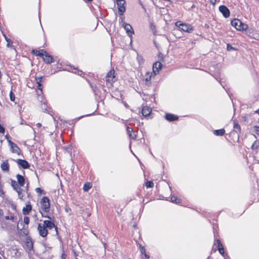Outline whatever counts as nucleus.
Returning a JSON list of instances; mask_svg holds the SVG:
<instances>
[{
    "label": "nucleus",
    "instance_id": "f257e3e1",
    "mask_svg": "<svg viewBox=\"0 0 259 259\" xmlns=\"http://www.w3.org/2000/svg\"><path fill=\"white\" fill-rule=\"evenodd\" d=\"M231 24L237 30L240 31L246 30L248 28L247 24L243 23L240 20L238 19H234L231 21Z\"/></svg>",
    "mask_w": 259,
    "mask_h": 259
},
{
    "label": "nucleus",
    "instance_id": "f03ea898",
    "mask_svg": "<svg viewBox=\"0 0 259 259\" xmlns=\"http://www.w3.org/2000/svg\"><path fill=\"white\" fill-rule=\"evenodd\" d=\"M175 25L177 27H179L181 30L185 32L191 33L193 30V27L190 24L183 23L181 21L176 22Z\"/></svg>",
    "mask_w": 259,
    "mask_h": 259
},
{
    "label": "nucleus",
    "instance_id": "7ed1b4c3",
    "mask_svg": "<svg viewBox=\"0 0 259 259\" xmlns=\"http://www.w3.org/2000/svg\"><path fill=\"white\" fill-rule=\"evenodd\" d=\"M41 207L45 212H48L50 208V200L47 197H44L40 200Z\"/></svg>",
    "mask_w": 259,
    "mask_h": 259
},
{
    "label": "nucleus",
    "instance_id": "20e7f679",
    "mask_svg": "<svg viewBox=\"0 0 259 259\" xmlns=\"http://www.w3.org/2000/svg\"><path fill=\"white\" fill-rule=\"evenodd\" d=\"M118 7V14L120 15H123L125 11V1L124 0H116Z\"/></svg>",
    "mask_w": 259,
    "mask_h": 259
},
{
    "label": "nucleus",
    "instance_id": "39448f33",
    "mask_svg": "<svg viewBox=\"0 0 259 259\" xmlns=\"http://www.w3.org/2000/svg\"><path fill=\"white\" fill-rule=\"evenodd\" d=\"M120 19L121 20V22H122V25L124 27V29L125 30L126 32L127 33V35L130 37H132V35L134 33V30H133L132 26L129 24H127L125 22H123V19L122 18H121Z\"/></svg>",
    "mask_w": 259,
    "mask_h": 259
},
{
    "label": "nucleus",
    "instance_id": "423d86ee",
    "mask_svg": "<svg viewBox=\"0 0 259 259\" xmlns=\"http://www.w3.org/2000/svg\"><path fill=\"white\" fill-rule=\"evenodd\" d=\"M115 71L114 70H111L108 72L106 76V80L107 82L110 83L111 84L114 81V75Z\"/></svg>",
    "mask_w": 259,
    "mask_h": 259
},
{
    "label": "nucleus",
    "instance_id": "0eeeda50",
    "mask_svg": "<svg viewBox=\"0 0 259 259\" xmlns=\"http://www.w3.org/2000/svg\"><path fill=\"white\" fill-rule=\"evenodd\" d=\"M42 225H44L46 228H48L49 229L55 228L56 233H58L57 227L53 222L49 220H45L44 221Z\"/></svg>",
    "mask_w": 259,
    "mask_h": 259
},
{
    "label": "nucleus",
    "instance_id": "6e6552de",
    "mask_svg": "<svg viewBox=\"0 0 259 259\" xmlns=\"http://www.w3.org/2000/svg\"><path fill=\"white\" fill-rule=\"evenodd\" d=\"M37 230L39 235L43 237H46L48 233L47 228L44 225H41L40 224L38 225Z\"/></svg>",
    "mask_w": 259,
    "mask_h": 259
},
{
    "label": "nucleus",
    "instance_id": "1a4fd4ad",
    "mask_svg": "<svg viewBox=\"0 0 259 259\" xmlns=\"http://www.w3.org/2000/svg\"><path fill=\"white\" fill-rule=\"evenodd\" d=\"M219 11L225 18H228L230 16V11L226 6L224 5L220 6Z\"/></svg>",
    "mask_w": 259,
    "mask_h": 259
},
{
    "label": "nucleus",
    "instance_id": "9d476101",
    "mask_svg": "<svg viewBox=\"0 0 259 259\" xmlns=\"http://www.w3.org/2000/svg\"><path fill=\"white\" fill-rule=\"evenodd\" d=\"M42 58L44 61L48 64H50L54 62V59L53 57L49 55L46 51L44 52Z\"/></svg>",
    "mask_w": 259,
    "mask_h": 259
},
{
    "label": "nucleus",
    "instance_id": "9b49d317",
    "mask_svg": "<svg viewBox=\"0 0 259 259\" xmlns=\"http://www.w3.org/2000/svg\"><path fill=\"white\" fill-rule=\"evenodd\" d=\"M8 143L9 145L11 147V149L12 150V152L13 153L19 154L20 152V149L19 147L17 146L16 144H15L14 143H13L11 140H8Z\"/></svg>",
    "mask_w": 259,
    "mask_h": 259
},
{
    "label": "nucleus",
    "instance_id": "f8f14e48",
    "mask_svg": "<svg viewBox=\"0 0 259 259\" xmlns=\"http://www.w3.org/2000/svg\"><path fill=\"white\" fill-rule=\"evenodd\" d=\"M17 163L20 166L22 167L24 169H26L29 168V164L28 162L25 160H23L21 159H18L17 160Z\"/></svg>",
    "mask_w": 259,
    "mask_h": 259
},
{
    "label": "nucleus",
    "instance_id": "ddd939ff",
    "mask_svg": "<svg viewBox=\"0 0 259 259\" xmlns=\"http://www.w3.org/2000/svg\"><path fill=\"white\" fill-rule=\"evenodd\" d=\"M162 67V64L159 62L155 63L153 65V71L155 74L159 72Z\"/></svg>",
    "mask_w": 259,
    "mask_h": 259
},
{
    "label": "nucleus",
    "instance_id": "4468645a",
    "mask_svg": "<svg viewBox=\"0 0 259 259\" xmlns=\"http://www.w3.org/2000/svg\"><path fill=\"white\" fill-rule=\"evenodd\" d=\"M165 118L169 121H173L178 119V116L170 113H166L165 115Z\"/></svg>",
    "mask_w": 259,
    "mask_h": 259
},
{
    "label": "nucleus",
    "instance_id": "2eb2a0df",
    "mask_svg": "<svg viewBox=\"0 0 259 259\" xmlns=\"http://www.w3.org/2000/svg\"><path fill=\"white\" fill-rule=\"evenodd\" d=\"M16 178H17V181H18L17 183H18V184L21 187L24 186V185L25 184V179H24V177H23L21 175L17 174L16 175Z\"/></svg>",
    "mask_w": 259,
    "mask_h": 259
},
{
    "label": "nucleus",
    "instance_id": "dca6fc26",
    "mask_svg": "<svg viewBox=\"0 0 259 259\" xmlns=\"http://www.w3.org/2000/svg\"><path fill=\"white\" fill-rule=\"evenodd\" d=\"M127 133L130 139L135 140L136 138V135L134 133L132 128L127 126L126 127Z\"/></svg>",
    "mask_w": 259,
    "mask_h": 259
},
{
    "label": "nucleus",
    "instance_id": "f3484780",
    "mask_svg": "<svg viewBox=\"0 0 259 259\" xmlns=\"http://www.w3.org/2000/svg\"><path fill=\"white\" fill-rule=\"evenodd\" d=\"M11 185L16 191H20L21 186L15 180H11Z\"/></svg>",
    "mask_w": 259,
    "mask_h": 259
},
{
    "label": "nucleus",
    "instance_id": "a211bd4d",
    "mask_svg": "<svg viewBox=\"0 0 259 259\" xmlns=\"http://www.w3.org/2000/svg\"><path fill=\"white\" fill-rule=\"evenodd\" d=\"M32 209V206L31 204H28L26 205L25 207H23L22 209L23 213L24 215H28Z\"/></svg>",
    "mask_w": 259,
    "mask_h": 259
},
{
    "label": "nucleus",
    "instance_id": "6ab92c4d",
    "mask_svg": "<svg viewBox=\"0 0 259 259\" xmlns=\"http://www.w3.org/2000/svg\"><path fill=\"white\" fill-rule=\"evenodd\" d=\"M151 112V109L147 106L144 107L142 110V113L144 116H148L150 114Z\"/></svg>",
    "mask_w": 259,
    "mask_h": 259
},
{
    "label": "nucleus",
    "instance_id": "aec40b11",
    "mask_svg": "<svg viewBox=\"0 0 259 259\" xmlns=\"http://www.w3.org/2000/svg\"><path fill=\"white\" fill-rule=\"evenodd\" d=\"M1 168L2 170L8 171L9 170V164L7 161H4L1 164Z\"/></svg>",
    "mask_w": 259,
    "mask_h": 259
},
{
    "label": "nucleus",
    "instance_id": "412c9836",
    "mask_svg": "<svg viewBox=\"0 0 259 259\" xmlns=\"http://www.w3.org/2000/svg\"><path fill=\"white\" fill-rule=\"evenodd\" d=\"M45 51H45L44 50H33L32 51V53L33 55L42 57L44 55V52H45Z\"/></svg>",
    "mask_w": 259,
    "mask_h": 259
},
{
    "label": "nucleus",
    "instance_id": "4be33fe9",
    "mask_svg": "<svg viewBox=\"0 0 259 259\" xmlns=\"http://www.w3.org/2000/svg\"><path fill=\"white\" fill-rule=\"evenodd\" d=\"M214 135L215 136H223L225 133V131L224 129H220V130H214L213 132Z\"/></svg>",
    "mask_w": 259,
    "mask_h": 259
},
{
    "label": "nucleus",
    "instance_id": "5701e85b",
    "mask_svg": "<svg viewBox=\"0 0 259 259\" xmlns=\"http://www.w3.org/2000/svg\"><path fill=\"white\" fill-rule=\"evenodd\" d=\"M234 131L237 133H240L241 132L240 126L237 122H235V121H234Z\"/></svg>",
    "mask_w": 259,
    "mask_h": 259
},
{
    "label": "nucleus",
    "instance_id": "b1692460",
    "mask_svg": "<svg viewBox=\"0 0 259 259\" xmlns=\"http://www.w3.org/2000/svg\"><path fill=\"white\" fill-rule=\"evenodd\" d=\"M251 148L252 150H255L259 148V140H256L252 145Z\"/></svg>",
    "mask_w": 259,
    "mask_h": 259
},
{
    "label": "nucleus",
    "instance_id": "393cba45",
    "mask_svg": "<svg viewBox=\"0 0 259 259\" xmlns=\"http://www.w3.org/2000/svg\"><path fill=\"white\" fill-rule=\"evenodd\" d=\"M16 192L18 193L19 198L21 200H23L24 196L23 192H24V190H23L22 188H20V191H17Z\"/></svg>",
    "mask_w": 259,
    "mask_h": 259
},
{
    "label": "nucleus",
    "instance_id": "a878e982",
    "mask_svg": "<svg viewBox=\"0 0 259 259\" xmlns=\"http://www.w3.org/2000/svg\"><path fill=\"white\" fill-rule=\"evenodd\" d=\"M91 186L90 183H85L84 184L83 190L85 192L88 191V190L91 188Z\"/></svg>",
    "mask_w": 259,
    "mask_h": 259
},
{
    "label": "nucleus",
    "instance_id": "bb28decb",
    "mask_svg": "<svg viewBox=\"0 0 259 259\" xmlns=\"http://www.w3.org/2000/svg\"><path fill=\"white\" fill-rule=\"evenodd\" d=\"M171 202H175L176 203H179L181 202V200L175 196H172L171 197Z\"/></svg>",
    "mask_w": 259,
    "mask_h": 259
},
{
    "label": "nucleus",
    "instance_id": "cd10ccee",
    "mask_svg": "<svg viewBox=\"0 0 259 259\" xmlns=\"http://www.w3.org/2000/svg\"><path fill=\"white\" fill-rule=\"evenodd\" d=\"M145 185L147 188H153L154 186V183L152 181H147Z\"/></svg>",
    "mask_w": 259,
    "mask_h": 259
},
{
    "label": "nucleus",
    "instance_id": "c85d7f7f",
    "mask_svg": "<svg viewBox=\"0 0 259 259\" xmlns=\"http://www.w3.org/2000/svg\"><path fill=\"white\" fill-rule=\"evenodd\" d=\"M5 38H6V41H7V47L12 48L13 47L12 40L10 38H8L6 37V36H5Z\"/></svg>",
    "mask_w": 259,
    "mask_h": 259
},
{
    "label": "nucleus",
    "instance_id": "c756f323",
    "mask_svg": "<svg viewBox=\"0 0 259 259\" xmlns=\"http://www.w3.org/2000/svg\"><path fill=\"white\" fill-rule=\"evenodd\" d=\"M145 81L146 82H148L151 79V75H150V73L149 72H147L146 73V75H145Z\"/></svg>",
    "mask_w": 259,
    "mask_h": 259
},
{
    "label": "nucleus",
    "instance_id": "7c9ffc66",
    "mask_svg": "<svg viewBox=\"0 0 259 259\" xmlns=\"http://www.w3.org/2000/svg\"><path fill=\"white\" fill-rule=\"evenodd\" d=\"M42 78V76L36 77L35 78V80L36 81V83L37 84V85L38 84H41V82Z\"/></svg>",
    "mask_w": 259,
    "mask_h": 259
},
{
    "label": "nucleus",
    "instance_id": "2f4dec72",
    "mask_svg": "<svg viewBox=\"0 0 259 259\" xmlns=\"http://www.w3.org/2000/svg\"><path fill=\"white\" fill-rule=\"evenodd\" d=\"M10 98L12 101H14L15 97V95L13 93L12 91H11L10 93Z\"/></svg>",
    "mask_w": 259,
    "mask_h": 259
},
{
    "label": "nucleus",
    "instance_id": "473e14b6",
    "mask_svg": "<svg viewBox=\"0 0 259 259\" xmlns=\"http://www.w3.org/2000/svg\"><path fill=\"white\" fill-rule=\"evenodd\" d=\"M24 223H25L26 225H28L29 223V218L28 217H25L24 218Z\"/></svg>",
    "mask_w": 259,
    "mask_h": 259
},
{
    "label": "nucleus",
    "instance_id": "72a5a7b5",
    "mask_svg": "<svg viewBox=\"0 0 259 259\" xmlns=\"http://www.w3.org/2000/svg\"><path fill=\"white\" fill-rule=\"evenodd\" d=\"M254 133L258 136H259V126H254Z\"/></svg>",
    "mask_w": 259,
    "mask_h": 259
},
{
    "label": "nucleus",
    "instance_id": "f704fd0d",
    "mask_svg": "<svg viewBox=\"0 0 259 259\" xmlns=\"http://www.w3.org/2000/svg\"><path fill=\"white\" fill-rule=\"evenodd\" d=\"M5 219L6 220H12L13 222L14 221V217L13 216H6L5 217Z\"/></svg>",
    "mask_w": 259,
    "mask_h": 259
},
{
    "label": "nucleus",
    "instance_id": "c9c22d12",
    "mask_svg": "<svg viewBox=\"0 0 259 259\" xmlns=\"http://www.w3.org/2000/svg\"><path fill=\"white\" fill-rule=\"evenodd\" d=\"M227 50L228 51L234 50H235V49L231 45H230L229 44L227 45Z\"/></svg>",
    "mask_w": 259,
    "mask_h": 259
},
{
    "label": "nucleus",
    "instance_id": "e433bc0d",
    "mask_svg": "<svg viewBox=\"0 0 259 259\" xmlns=\"http://www.w3.org/2000/svg\"><path fill=\"white\" fill-rule=\"evenodd\" d=\"M35 191L39 195H40L42 193V190H41L40 188H36L35 189Z\"/></svg>",
    "mask_w": 259,
    "mask_h": 259
},
{
    "label": "nucleus",
    "instance_id": "4c0bfd02",
    "mask_svg": "<svg viewBox=\"0 0 259 259\" xmlns=\"http://www.w3.org/2000/svg\"><path fill=\"white\" fill-rule=\"evenodd\" d=\"M218 250L219 251V252L223 255H224V248H218Z\"/></svg>",
    "mask_w": 259,
    "mask_h": 259
},
{
    "label": "nucleus",
    "instance_id": "58836bf2",
    "mask_svg": "<svg viewBox=\"0 0 259 259\" xmlns=\"http://www.w3.org/2000/svg\"><path fill=\"white\" fill-rule=\"evenodd\" d=\"M5 128L4 127L0 124V133H4Z\"/></svg>",
    "mask_w": 259,
    "mask_h": 259
},
{
    "label": "nucleus",
    "instance_id": "ea45409f",
    "mask_svg": "<svg viewBox=\"0 0 259 259\" xmlns=\"http://www.w3.org/2000/svg\"><path fill=\"white\" fill-rule=\"evenodd\" d=\"M67 257V255L65 253H62L61 255V258L62 259H66Z\"/></svg>",
    "mask_w": 259,
    "mask_h": 259
},
{
    "label": "nucleus",
    "instance_id": "a19ab883",
    "mask_svg": "<svg viewBox=\"0 0 259 259\" xmlns=\"http://www.w3.org/2000/svg\"><path fill=\"white\" fill-rule=\"evenodd\" d=\"M210 2L213 5H214L217 3V0H210Z\"/></svg>",
    "mask_w": 259,
    "mask_h": 259
},
{
    "label": "nucleus",
    "instance_id": "79ce46f5",
    "mask_svg": "<svg viewBox=\"0 0 259 259\" xmlns=\"http://www.w3.org/2000/svg\"><path fill=\"white\" fill-rule=\"evenodd\" d=\"M37 88L38 90H40V91H42V85L41 84H38L37 85Z\"/></svg>",
    "mask_w": 259,
    "mask_h": 259
},
{
    "label": "nucleus",
    "instance_id": "37998d69",
    "mask_svg": "<svg viewBox=\"0 0 259 259\" xmlns=\"http://www.w3.org/2000/svg\"><path fill=\"white\" fill-rule=\"evenodd\" d=\"M216 243H217L218 245H221V244H222L221 241L219 239H217L216 240Z\"/></svg>",
    "mask_w": 259,
    "mask_h": 259
},
{
    "label": "nucleus",
    "instance_id": "c03bdc74",
    "mask_svg": "<svg viewBox=\"0 0 259 259\" xmlns=\"http://www.w3.org/2000/svg\"><path fill=\"white\" fill-rule=\"evenodd\" d=\"M36 125L37 126V127L39 128L41 127V124L40 123H37Z\"/></svg>",
    "mask_w": 259,
    "mask_h": 259
},
{
    "label": "nucleus",
    "instance_id": "a18cd8bd",
    "mask_svg": "<svg viewBox=\"0 0 259 259\" xmlns=\"http://www.w3.org/2000/svg\"><path fill=\"white\" fill-rule=\"evenodd\" d=\"M220 248H224L222 244H221V245H218V249Z\"/></svg>",
    "mask_w": 259,
    "mask_h": 259
},
{
    "label": "nucleus",
    "instance_id": "49530a36",
    "mask_svg": "<svg viewBox=\"0 0 259 259\" xmlns=\"http://www.w3.org/2000/svg\"><path fill=\"white\" fill-rule=\"evenodd\" d=\"M42 216L44 218H49L50 219H51V218L49 216H47V215H44L42 214Z\"/></svg>",
    "mask_w": 259,
    "mask_h": 259
},
{
    "label": "nucleus",
    "instance_id": "de8ad7c7",
    "mask_svg": "<svg viewBox=\"0 0 259 259\" xmlns=\"http://www.w3.org/2000/svg\"><path fill=\"white\" fill-rule=\"evenodd\" d=\"M23 225V223H19L18 225V228L19 229V226H22Z\"/></svg>",
    "mask_w": 259,
    "mask_h": 259
},
{
    "label": "nucleus",
    "instance_id": "09e8293b",
    "mask_svg": "<svg viewBox=\"0 0 259 259\" xmlns=\"http://www.w3.org/2000/svg\"><path fill=\"white\" fill-rule=\"evenodd\" d=\"M5 137H6V138L8 140H8H10L9 139V137H8V135H6V136H5Z\"/></svg>",
    "mask_w": 259,
    "mask_h": 259
},
{
    "label": "nucleus",
    "instance_id": "8fccbe9b",
    "mask_svg": "<svg viewBox=\"0 0 259 259\" xmlns=\"http://www.w3.org/2000/svg\"><path fill=\"white\" fill-rule=\"evenodd\" d=\"M23 233L25 234H27V231L26 230H25L23 231Z\"/></svg>",
    "mask_w": 259,
    "mask_h": 259
},
{
    "label": "nucleus",
    "instance_id": "3c124183",
    "mask_svg": "<svg viewBox=\"0 0 259 259\" xmlns=\"http://www.w3.org/2000/svg\"><path fill=\"white\" fill-rule=\"evenodd\" d=\"M28 184H27V186H26V192H27V193L28 192Z\"/></svg>",
    "mask_w": 259,
    "mask_h": 259
},
{
    "label": "nucleus",
    "instance_id": "603ef678",
    "mask_svg": "<svg viewBox=\"0 0 259 259\" xmlns=\"http://www.w3.org/2000/svg\"><path fill=\"white\" fill-rule=\"evenodd\" d=\"M0 259H2L1 257L0 256Z\"/></svg>",
    "mask_w": 259,
    "mask_h": 259
}]
</instances>
